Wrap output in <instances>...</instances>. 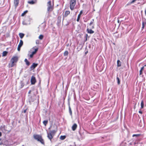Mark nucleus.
Masks as SVG:
<instances>
[{
    "label": "nucleus",
    "mask_w": 146,
    "mask_h": 146,
    "mask_svg": "<svg viewBox=\"0 0 146 146\" xmlns=\"http://www.w3.org/2000/svg\"><path fill=\"white\" fill-rule=\"evenodd\" d=\"M18 60V58L17 56L13 57L11 59V63L9 64V68H11L13 67L16 64V63L17 62Z\"/></svg>",
    "instance_id": "1"
},
{
    "label": "nucleus",
    "mask_w": 146,
    "mask_h": 146,
    "mask_svg": "<svg viewBox=\"0 0 146 146\" xmlns=\"http://www.w3.org/2000/svg\"><path fill=\"white\" fill-rule=\"evenodd\" d=\"M33 137L35 139L37 140L38 141L40 142L43 145L44 144V139L42 138L41 136L38 134H34L33 135Z\"/></svg>",
    "instance_id": "2"
},
{
    "label": "nucleus",
    "mask_w": 146,
    "mask_h": 146,
    "mask_svg": "<svg viewBox=\"0 0 146 146\" xmlns=\"http://www.w3.org/2000/svg\"><path fill=\"white\" fill-rule=\"evenodd\" d=\"M76 0H70V8L71 10L74 9L76 4Z\"/></svg>",
    "instance_id": "3"
},
{
    "label": "nucleus",
    "mask_w": 146,
    "mask_h": 146,
    "mask_svg": "<svg viewBox=\"0 0 146 146\" xmlns=\"http://www.w3.org/2000/svg\"><path fill=\"white\" fill-rule=\"evenodd\" d=\"M47 12L49 13V12L52 11L53 9V5H51V1H50L47 3Z\"/></svg>",
    "instance_id": "4"
},
{
    "label": "nucleus",
    "mask_w": 146,
    "mask_h": 146,
    "mask_svg": "<svg viewBox=\"0 0 146 146\" xmlns=\"http://www.w3.org/2000/svg\"><path fill=\"white\" fill-rule=\"evenodd\" d=\"M30 20L31 19L29 17H27L25 21L23 22L22 23L24 25L29 24L30 23Z\"/></svg>",
    "instance_id": "5"
},
{
    "label": "nucleus",
    "mask_w": 146,
    "mask_h": 146,
    "mask_svg": "<svg viewBox=\"0 0 146 146\" xmlns=\"http://www.w3.org/2000/svg\"><path fill=\"white\" fill-rule=\"evenodd\" d=\"M31 84L33 85L35 84L36 82L35 78L33 76H31Z\"/></svg>",
    "instance_id": "6"
},
{
    "label": "nucleus",
    "mask_w": 146,
    "mask_h": 146,
    "mask_svg": "<svg viewBox=\"0 0 146 146\" xmlns=\"http://www.w3.org/2000/svg\"><path fill=\"white\" fill-rule=\"evenodd\" d=\"M23 44V42L22 40H20L19 44L17 48V50L19 51L20 50V48Z\"/></svg>",
    "instance_id": "7"
},
{
    "label": "nucleus",
    "mask_w": 146,
    "mask_h": 146,
    "mask_svg": "<svg viewBox=\"0 0 146 146\" xmlns=\"http://www.w3.org/2000/svg\"><path fill=\"white\" fill-rule=\"evenodd\" d=\"M54 127H55V129L54 130H52L51 131L49 132L50 133H51V134L53 136L54 135L57 130V127L56 126H55Z\"/></svg>",
    "instance_id": "8"
},
{
    "label": "nucleus",
    "mask_w": 146,
    "mask_h": 146,
    "mask_svg": "<svg viewBox=\"0 0 146 146\" xmlns=\"http://www.w3.org/2000/svg\"><path fill=\"white\" fill-rule=\"evenodd\" d=\"M47 137L48 139L50 140L51 141V139L53 138V137L54 136L52 135L51 133H50L47 132Z\"/></svg>",
    "instance_id": "9"
},
{
    "label": "nucleus",
    "mask_w": 146,
    "mask_h": 146,
    "mask_svg": "<svg viewBox=\"0 0 146 146\" xmlns=\"http://www.w3.org/2000/svg\"><path fill=\"white\" fill-rule=\"evenodd\" d=\"M38 65V64L33 63L32 65L30 66L31 70H32L35 68Z\"/></svg>",
    "instance_id": "10"
},
{
    "label": "nucleus",
    "mask_w": 146,
    "mask_h": 146,
    "mask_svg": "<svg viewBox=\"0 0 146 146\" xmlns=\"http://www.w3.org/2000/svg\"><path fill=\"white\" fill-rule=\"evenodd\" d=\"M14 6L15 8H16L19 3V0H14Z\"/></svg>",
    "instance_id": "11"
},
{
    "label": "nucleus",
    "mask_w": 146,
    "mask_h": 146,
    "mask_svg": "<svg viewBox=\"0 0 146 146\" xmlns=\"http://www.w3.org/2000/svg\"><path fill=\"white\" fill-rule=\"evenodd\" d=\"M77 127V125L76 124L74 123L72 127V129L73 131H74L76 129Z\"/></svg>",
    "instance_id": "12"
},
{
    "label": "nucleus",
    "mask_w": 146,
    "mask_h": 146,
    "mask_svg": "<svg viewBox=\"0 0 146 146\" xmlns=\"http://www.w3.org/2000/svg\"><path fill=\"white\" fill-rule=\"evenodd\" d=\"M82 10L80 11L79 14L78 15L77 18L76 20V21H77L78 22L79 21L80 18V17L81 15L82 14Z\"/></svg>",
    "instance_id": "13"
},
{
    "label": "nucleus",
    "mask_w": 146,
    "mask_h": 146,
    "mask_svg": "<svg viewBox=\"0 0 146 146\" xmlns=\"http://www.w3.org/2000/svg\"><path fill=\"white\" fill-rule=\"evenodd\" d=\"M88 33H89L90 34H93L94 33V31L92 30V29H87Z\"/></svg>",
    "instance_id": "14"
},
{
    "label": "nucleus",
    "mask_w": 146,
    "mask_h": 146,
    "mask_svg": "<svg viewBox=\"0 0 146 146\" xmlns=\"http://www.w3.org/2000/svg\"><path fill=\"white\" fill-rule=\"evenodd\" d=\"M70 12L68 11H66L64 14V16L65 17H66L67 16L70 14Z\"/></svg>",
    "instance_id": "15"
},
{
    "label": "nucleus",
    "mask_w": 146,
    "mask_h": 146,
    "mask_svg": "<svg viewBox=\"0 0 146 146\" xmlns=\"http://www.w3.org/2000/svg\"><path fill=\"white\" fill-rule=\"evenodd\" d=\"M32 49H34L35 51H33L32 52V54L34 55V54H35L36 53V52L38 50V48H32Z\"/></svg>",
    "instance_id": "16"
},
{
    "label": "nucleus",
    "mask_w": 146,
    "mask_h": 146,
    "mask_svg": "<svg viewBox=\"0 0 146 146\" xmlns=\"http://www.w3.org/2000/svg\"><path fill=\"white\" fill-rule=\"evenodd\" d=\"M36 1H34L33 0H32L30 1H28V3L30 4H34L36 3Z\"/></svg>",
    "instance_id": "17"
},
{
    "label": "nucleus",
    "mask_w": 146,
    "mask_h": 146,
    "mask_svg": "<svg viewBox=\"0 0 146 146\" xmlns=\"http://www.w3.org/2000/svg\"><path fill=\"white\" fill-rule=\"evenodd\" d=\"M69 112L70 114V115L72 117V111L71 110V108L70 106H69Z\"/></svg>",
    "instance_id": "18"
},
{
    "label": "nucleus",
    "mask_w": 146,
    "mask_h": 146,
    "mask_svg": "<svg viewBox=\"0 0 146 146\" xmlns=\"http://www.w3.org/2000/svg\"><path fill=\"white\" fill-rule=\"evenodd\" d=\"M25 62L26 64L28 66H29L30 64V63L29 61H28L27 60L26 58L25 60Z\"/></svg>",
    "instance_id": "19"
},
{
    "label": "nucleus",
    "mask_w": 146,
    "mask_h": 146,
    "mask_svg": "<svg viewBox=\"0 0 146 146\" xmlns=\"http://www.w3.org/2000/svg\"><path fill=\"white\" fill-rule=\"evenodd\" d=\"M117 66L118 67H120L121 66V62L119 60H118L117 61Z\"/></svg>",
    "instance_id": "20"
},
{
    "label": "nucleus",
    "mask_w": 146,
    "mask_h": 146,
    "mask_svg": "<svg viewBox=\"0 0 146 146\" xmlns=\"http://www.w3.org/2000/svg\"><path fill=\"white\" fill-rule=\"evenodd\" d=\"M8 53V52L6 51H4L2 53V56H6L7 54Z\"/></svg>",
    "instance_id": "21"
},
{
    "label": "nucleus",
    "mask_w": 146,
    "mask_h": 146,
    "mask_svg": "<svg viewBox=\"0 0 146 146\" xmlns=\"http://www.w3.org/2000/svg\"><path fill=\"white\" fill-rule=\"evenodd\" d=\"M19 35L20 38L22 39V38L24 36V34L23 33H20L19 34Z\"/></svg>",
    "instance_id": "22"
},
{
    "label": "nucleus",
    "mask_w": 146,
    "mask_h": 146,
    "mask_svg": "<svg viewBox=\"0 0 146 146\" xmlns=\"http://www.w3.org/2000/svg\"><path fill=\"white\" fill-rule=\"evenodd\" d=\"M20 84H21V88H23L24 86V83L22 81H21L20 82Z\"/></svg>",
    "instance_id": "23"
},
{
    "label": "nucleus",
    "mask_w": 146,
    "mask_h": 146,
    "mask_svg": "<svg viewBox=\"0 0 146 146\" xmlns=\"http://www.w3.org/2000/svg\"><path fill=\"white\" fill-rule=\"evenodd\" d=\"M68 54V52L67 51H66L64 53V56H67Z\"/></svg>",
    "instance_id": "24"
},
{
    "label": "nucleus",
    "mask_w": 146,
    "mask_h": 146,
    "mask_svg": "<svg viewBox=\"0 0 146 146\" xmlns=\"http://www.w3.org/2000/svg\"><path fill=\"white\" fill-rule=\"evenodd\" d=\"M141 109L143 108L144 107V103H143V100H142L141 101Z\"/></svg>",
    "instance_id": "25"
},
{
    "label": "nucleus",
    "mask_w": 146,
    "mask_h": 146,
    "mask_svg": "<svg viewBox=\"0 0 146 146\" xmlns=\"http://www.w3.org/2000/svg\"><path fill=\"white\" fill-rule=\"evenodd\" d=\"M66 137L65 135L61 136L60 137V139L61 140H64L66 138Z\"/></svg>",
    "instance_id": "26"
},
{
    "label": "nucleus",
    "mask_w": 146,
    "mask_h": 146,
    "mask_svg": "<svg viewBox=\"0 0 146 146\" xmlns=\"http://www.w3.org/2000/svg\"><path fill=\"white\" fill-rule=\"evenodd\" d=\"M141 134H133L132 135L133 137H139L141 135Z\"/></svg>",
    "instance_id": "27"
},
{
    "label": "nucleus",
    "mask_w": 146,
    "mask_h": 146,
    "mask_svg": "<svg viewBox=\"0 0 146 146\" xmlns=\"http://www.w3.org/2000/svg\"><path fill=\"white\" fill-rule=\"evenodd\" d=\"M48 122L47 120H44L43 121V123L45 126H46Z\"/></svg>",
    "instance_id": "28"
},
{
    "label": "nucleus",
    "mask_w": 146,
    "mask_h": 146,
    "mask_svg": "<svg viewBox=\"0 0 146 146\" xmlns=\"http://www.w3.org/2000/svg\"><path fill=\"white\" fill-rule=\"evenodd\" d=\"M144 67H142L139 71V74L140 75H141L142 74V70H143Z\"/></svg>",
    "instance_id": "29"
},
{
    "label": "nucleus",
    "mask_w": 146,
    "mask_h": 146,
    "mask_svg": "<svg viewBox=\"0 0 146 146\" xmlns=\"http://www.w3.org/2000/svg\"><path fill=\"white\" fill-rule=\"evenodd\" d=\"M27 10H26L23 13H22L21 15L22 16H24L28 12Z\"/></svg>",
    "instance_id": "30"
},
{
    "label": "nucleus",
    "mask_w": 146,
    "mask_h": 146,
    "mask_svg": "<svg viewBox=\"0 0 146 146\" xmlns=\"http://www.w3.org/2000/svg\"><path fill=\"white\" fill-rule=\"evenodd\" d=\"M116 79H117V84H119L120 83V80L119 79V77L117 76V77Z\"/></svg>",
    "instance_id": "31"
},
{
    "label": "nucleus",
    "mask_w": 146,
    "mask_h": 146,
    "mask_svg": "<svg viewBox=\"0 0 146 146\" xmlns=\"http://www.w3.org/2000/svg\"><path fill=\"white\" fill-rule=\"evenodd\" d=\"M43 38V36L41 35L39 36V38L40 40H42Z\"/></svg>",
    "instance_id": "32"
},
{
    "label": "nucleus",
    "mask_w": 146,
    "mask_h": 146,
    "mask_svg": "<svg viewBox=\"0 0 146 146\" xmlns=\"http://www.w3.org/2000/svg\"><path fill=\"white\" fill-rule=\"evenodd\" d=\"M94 21V19H93L91 21V22L89 24V25L90 26H91L92 25V24L93 23Z\"/></svg>",
    "instance_id": "33"
},
{
    "label": "nucleus",
    "mask_w": 146,
    "mask_h": 146,
    "mask_svg": "<svg viewBox=\"0 0 146 146\" xmlns=\"http://www.w3.org/2000/svg\"><path fill=\"white\" fill-rule=\"evenodd\" d=\"M145 22L144 21H143L142 23V30L144 29V27H145Z\"/></svg>",
    "instance_id": "34"
},
{
    "label": "nucleus",
    "mask_w": 146,
    "mask_h": 146,
    "mask_svg": "<svg viewBox=\"0 0 146 146\" xmlns=\"http://www.w3.org/2000/svg\"><path fill=\"white\" fill-rule=\"evenodd\" d=\"M33 55H33L32 54H30L29 55V56H30V58H32L33 57Z\"/></svg>",
    "instance_id": "35"
},
{
    "label": "nucleus",
    "mask_w": 146,
    "mask_h": 146,
    "mask_svg": "<svg viewBox=\"0 0 146 146\" xmlns=\"http://www.w3.org/2000/svg\"><path fill=\"white\" fill-rule=\"evenodd\" d=\"M86 36V39L84 40V41H86L87 40V37L88 36V35L87 34H86V35H85V36Z\"/></svg>",
    "instance_id": "36"
},
{
    "label": "nucleus",
    "mask_w": 146,
    "mask_h": 146,
    "mask_svg": "<svg viewBox=\"0 0 146 146\" xmlns=\"http://www.w3.org/2000/svg\"><path fill=\"white\" fill-rule=\"evenodd\" d=\"M136 1V0H133L131 2V3H134L135 1Z\"/></svg>",
    "instance_id": "37"
},
{
    "label": "nucleus",
    "mask_w": 146,
    "mask_h": 146,
    "mask_svg": "<svg viewBox=\"0 0 146 146\" xmlns=\"http://www.w3.org/2000/svg\"><path fill=\"white\" fill-rule=\"evenodd\" d=\"M26 110L27 109L25 110H23V111H22V112L24 113H25L26 112Z\"/></svg>",
    "instance_id": "38"
},
{
    "label": "nucleus",
    "mask_w": 146,
    "mask_h": 146,
    "mask_svg": "<svg viewBox=\"0 0 146 146\" xmlns=\"http://www.w3.org/2000/svg\"><path fill=\"white\" fill-rule=\"evenodd\" d=\"M39 41L38 40L36 41V44H39Z\"/></svg>",
    "instance_id": "39"
},
{
    "label": "nucleus",
    "mask_w": 146,
    "mask_h": 146,
    "mask_svg": "<svg viewBox=\"0 0 146 146\" xmlns=\"http://www.w3.org/2000/svg\"><path fill=\"white\" fill-rule=\"evenodd\" d=\"M139 113L142 114V112L140 110L139 111Z\"/></svg>",
    "instance_id": "40"
},
{
    "label": "nucleus",
    "mask_w": 146,
    "mask_h": 146,
    "mask_svg": "<svg viewBox=\"0 0 146 146\" xmlns=\"http://www.w3.org/2000/svg\"><path fill=\"white\" fill-rule=\"evenodd\" d=\"M31 92V90H29V92H28V94H30Z\"/></svg>",
    "instance_id": "41"
},
{
    "label": "nucleus",
    "mask_w": 146,
    "mask_h": 146,
    "mask_svg": "<svg viewBox=\"0 0 146 146\" xmlns=\"http://www.w3.org/2000/svg\"><path fill=\"white\" fill-rule=\"evenodd\" d=\"M94 25L92 26V27L91 28V29H94Z\"/></svg>",
    "instance_id": "42"
},
{
    "label": "nucleus",
    "mask_w": 146,
    "mask_h": 146,
    "mask_svg": "<svg viewBox=\"0 0 146 146\" xmlns=\"http://www.w3.org/2000/svg\"><path fill=\"white\" fill-rule=\"evenodd\" d=\"M2 135V133L1 132H0V137H1Z\"/></svg>",
    "instance_id": "43"
},
{
    "label": "nucleus",
    "mask_w": 146,
    "mask_h": 146,
    "mask_svg": "<svg viewBox=\"0 0 146 146\" xmlns=\"http://www.w3.org/2000/svg\"><path fill=\"white\" fill-rule=\"evenodd\" d=\"M5 125H4L3 127V128L4 129H5Z\"/></svg>",
    "instance_id": "44"
},
{
    "label": "nucleus",
    "mask_w": 146,
    "mask_h": 146,
    "mask_svg": "<svg viewBox=\"0 0 146 146\" xmlns=\"http://www.w3.org/2000/svg\"><path fill=\"white\" fill-rule=\"evenodd\" d=\"M51 127H52L51 126H50L49 127V129H50V128H51Z\"/></svg>",
    "instance_id": "45"
},
{
    "label": "nucleus",
    "mask_w": 146,
    "mask_h": 146,
    "mask_svg": "<svg viewBox=\"0 0 146 146\" xmlns=\"http://www.w3.org/2000/svg\"><path fill=\"white\" fill-rule=\"evenodd\" d=\"M136 144H137V143H136V142L134 143V144L135 145Z\"/></svg>",
    "instance_id": "46"
},
{
    "label": "nucleus",
    "mask_w": 146,
    "mask_h": 146,
    "mask_svg": "<svg viewBox=\"0 0 146 146\" xmlns=\"http://www.w3.org/2000/svg\"><path fill=\"white\" fill-rule=\"evenodd\" d=\"M145 15H146V9L145 11Z\"/></svg>",
    "instance_id": "47"
},
{
    "label": "nucleus",
    "mask_w": 146,
    "mask_h": 146,
    "mask_svg": "<svg viewBox=\"0 0 146 146\" xmlns=\"http://www.w3.org/2000/svg\"><path fill=\"white\" fill-rule=\"evenodd\" d=\"M145 24L146 25V22H145Z\"/></svg>",
    "instance_id": "48"
},
{
    "label": "nucleus",
    "mask_w": 146,
    "mask_h": 146,
    "mask_svg": "<svg viewBox=\"0 0 146 146\" xmlns=\"http://www.w3.org/2000/svg\"><path fill=\"white\" fill-rule=\"evenodd\" d=\"M145 66H146V64L145 65Z\"/></svg>",
    "instance_id": "49"
},
{
    "label": "nucleus",
    "mask_w": 146,
    "mask_h": 146,
    "mask_svg": "<svg viewBox=\"0 0 146 146\" xmlns=\"http://www.w3.org/2000/svg\"><path fill=\"white\" fill-rule=\"evenodd\" d=\"M22 146H24V145H22Z\"/></svg>",
    "instance_id": "50"
}]
</instances>
